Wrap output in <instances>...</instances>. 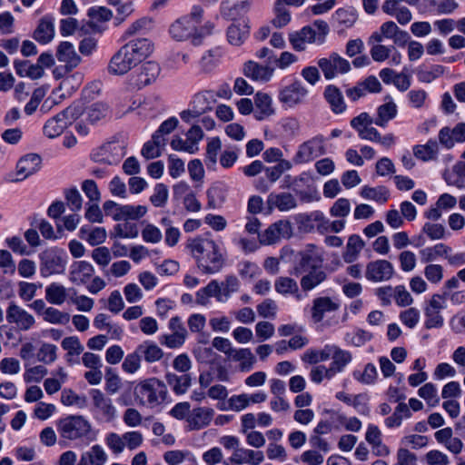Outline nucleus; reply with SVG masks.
Here are the masks:
<instances>
[{
  "label": "nucleus",
  "mask_w": 465,
  "mask_h": 465,
  "mask_svg": "<svg viewBox=\"0 0 465 465\" xmlns=\"http://www.w3.org/2000/svg\"><path fill=\"white\" fill-rule=\"evenodd\" d=\"M153 45L146 38L129 41L110 59L108 72L114 75H123L146 59L153 52Z\"/></svg>",
  "instance_id": "obj_1"
},
{
  "label": "nucleus",
  "mask_w": 465,
  "mask_h": 465,
  "mask_svg": "<svg viewBox=\"0 0 465 465\" xmlns=\"http://www.w3.org/2000/svg\"><path fill=\"white\" fill-rule=\"evenodd\" d=\"M187 248L203 273L214 274L224 266V253L220 245L212 239L203 237L191 239L187 242Z\"/></svg>",
  "instance_id": "obj_2"
},
{
  "label": "nucleus",
  "mask_w": 465,
  "mask_h": 465,
  "mask_svg": "<svg viewBox=\"0 0 465 465\" xmlns=\"http://www.w3.org/2000/svg\"><path fill=\"white\" fill-rule=\"evenodd\" d=\"M105 215H110L115 221H124L114 227L117 236L121 238H135L138 235V229L135 223L128 221L137 220L146 213L144 205H104Z\"/></svg>",
  "instance_id": "obj_3"
},
{
  "label": "nucleus",
  "mask_w": 465,
  "mask_h": 465,
  "mask_svg": "<svg viewBox=\"0 0 465 465\" xmlns=\"http://www.w3.org/2000/svg\"><path fill=\"white\" fill-rule=\"evenodd\" d=\"M134 396L139 404L154 408L161 405L166 399L167 388L163 381L157 378L141 381L134 388Z\"/></svg>",
  "instance_id": "obj_4"
},
{
  "label": "nucleus",
  "mask_w": 465,
  "mask_h": 465,
  "mask_svg": "<svg viewBox=\"0 0 465 465\" xmlns=\"http://www.w3.org/2000/svg\"><path fill=\"white\" fill-rule=\"evenodd\" d=\"M60 438L65 440H77L87 437L92 430L91 423L82 415H69L57 421Z\"/></svg>",
  "instance_id": "obj_5"
},
{
  "label": "nucleus",
  "mask_w": 465,
  "mask_h": 465,
  "mask_svg": "<svg viewBox=\"0 0 465 465\" xmlns=\"http://www.w3.org/2000/svg\"><path fill=\"white\" fill-rule=\"evenodd\" d=\"M126 154V143L124 141L113 140L93 150L90 154L91 160L94 163L114 165Z\"/></svg>",
  "instance_id": "obj_6"
},
{
  "label": "nucleus",
  "mask_w": 465,
  "mask_h": 465,
  "mask_svg": "<svg viewBox=\"0 0 465 465\" xmlns=\"http://www.w3.org/2000/svg\"><path fill=\"white\" fill-rule=\"evenodd\" d=\"M39 258L41 274L45 277L63 273L65 270L67 256L61 248H48L40 253Z\"/></svg>",
  "instance_id": "obj_7"
},
{
  "label": "nucleus",
  "mask_w": 465,
  "mask_h": 465,
  "mask_svg": "<svg viewBox=\"0 0 465 465\" xmlns=\"http://www.w3.org/2000/svg\"><path fill=\"white\" fill-rule=\"evenodd\" d=\"M81 114V110L78 106L74 109L68 107L65 110L60 112L55 116L52 117L44 125V134L48 138H55L59 136L68 124L72 123V120L75 119Z\"/></svg>",
  "instance_id": "obj_8"
},
{
  "label": "nucleus",
  "mask_w": 465,
  "mask_h": 465,
  "mask_svg": "<svg viewBox=\"0 0 465 465\" xmlns=\"http://www.w3.org/2000/svg\"><path fill=\"white\" fill-rule=\"evenodd\" d=\"M325 153L324 139L321 135L312 137V139L302 143L293 156L295 164L309 163L313 159Z\"/></svg>",
  "instance_id": "obj_9"
},
{
  "label": "nucleus",
  "mask_w": 465,
  "mask_h": 465,
  "mask_svg": "<svg viewBox=\"0 0 465 465\" xmlns=\"http://www.w3.org/2000/svg\"><path fill=\"white\" fill-rule=\"evenodd\" d=\"M326 80L335 78L339 74H346L351 70V64L337 53L328 57L320 58L317 62Z\"/></svg>",
  "instance_id": "obj_10"
},
{
  "label": "nucleus",
  "mask_w": 465,
  "mask_h": 465,
  "mask_svg": "<svg viewBox=\"0 0 465 465\" xmlns=\"http://www.w3.org/2000/svg\"><path fill=\"white\" fill-rule=\"evenodd\" d=\"M307 95L308 89L300 81H293L280 90L278 99L285 107L294 108L303 104Z\"/></svg>",
  "instance_id": "obj_11"
},
{
  "label": "nucleus",
  "mask_w": 465,
  "mask_h": 465,
  "mask_svg": "<svg viewBox=\"0 0 465 465\" xmlns=\"http://www.w3.org/2000/svg\"><path fill=\"white\" fill-rule=\"evenodd\" d=\"M6 321L15 325L18 330L26 331L35 324V317L25 309L15 302H10L6 309Z\"/></svg>",
  "instance_id": "obj_12"
},
{
  "label": "nucleus",
  "mask_w": 465,
  "mask_h": 465,
  "mask_svg": "<svg viewBox=\"0 0 465 465\" xmlns=\"http://www.w3.org/2000/svg\"><path fill=\"white\" fill-rule=\"evenodd\" d=\"M160 73L158 64L147 62L129 77V85L133 88L141 89L155 81Z\"/></svg>",
  "instance_id": "obj_13"
},
{
  "label": "nucleus",
  "mask_w": 465,
  "mask_h": 465,
  "mask_svg": "<svg viewBox=\"0 0 465 465\" xmlns=\"http://www.w3.org/2000/svg\"><path fill=\"white\" fill-rule=\"evenodd\" d=\"M193 25L189 18L182 16L170 25L169 34L176 41H184L192 37L193 44L199 45L200 39L196 35L197 28Z\"/></svg>",
  "instance_id": "obj_14"
},
{
  "label": "nucleus",
  "mask_w": 465,
  "mask_h": 465,
  "mask_svg": "<svg viewBox=\"0 0 465 465\" xmlns=\"http://www.w3.org/2000/svg\"><path fill=\"white\" fill-rule=\"evenodd\" d=\"M90 394L93 405L102 420L106 422L114 420L116 417V409L113 404V401L100 390H92Z\"/></svg>",
  "instance_id": "obj_15"
},
{
  "label": "nucleus",
  "mask_w": 465,
  "mask_h": 465,
  "mask_svg": "<svg viewBox=\"0 0 465 465\" xmlns=\"http://www.w3.org/2000/svg\"><path fill=\"white\" fill-rule=\"evenodd\" d=\"M393 273V266L389 261L376 260L367 264L365 277L371 282H383L390 280Z\"/></svg>",
  "instance_id": "obj_16"
},
{
  "label": "nucleus",
  "mask_w": 465,
  "mask_h": 465,
  "mask_svg": "<svg viewBox=\"0 0 465 465\" xmlns=\"http://www.w3.org/2000/svg\"><path fill=\"white\" fill-rule=\"evenodd\" d=\"M439 142L447 149H451L456 143L465 142V124L459 123L453 128L445 126L439 132Z\"/></svg>",
  "instance_id": "obj_17"
},
{
  "label": "nucleus",
  "mask_w": 465,
  "mask_h": 465,
  "mask_svg": "<svg viewBox=\"0 0 465 465\" xmlns=\"http://www.w3.org/2000/svg\"><path fill=\"white\" fill-rule=\"evenodd\" d=\"M214 411L208 407L194 408L187 416L188 427L191 430H199L207 427L213 420Z\"/></svg>",
  "instance_id": "obj_18"
},
{
  "label": "nucleus",
  "mask_w": 465,
  "mask_h": 465,
  "mask_svg": "<svg viewBox=\"0 0 465 465\" xmlns=\"http://www.w3.org/2000/svg\"><path fill=\"white\" fill-rule=\"evenodd\" d=\"M264 460L263 452L250 449L238 448L228 459L229 463L233 465H260Z\"/></svg>",
  "instance_id": "obj_19"
},
{
  "label": "nucleus",
  "mask_w": 465,
  "mask_h": 465,
  "mask_svg": "<svg viewBox=\"0 0 465 465\" xmlns=\"http://www.w3.org/2000/svg\"><path fill=\"white\" fill-rule=\"evenodd\" d=\"M398 114V106L392 97H384V103L377 107L374 124L380 127H386L388 123L393 120Z\"/></svg>",
  "instance_id": "obj_20"
},
{
  "label": "nucleus",
  "mask_w": 465,
  "mask_h": 465,
  "mask_svg": "<svg viewBox=\"0 0 465 465\" xmlns=\"http://www.w3.org/2000/svg\"><path fill=\"white\" fill-rule=\"evenodd\" d=\"M41 157L36 153L23 156L16 164L17 181H22L36 173L41 167Z\"/></svg>",
  "instance_id": "obj_21"
},
{
  "label": "nucleus",
  "mask_w": 465,
  "mask_h": 465,
  "mask_svg": "<svg viewBox=\"0 0 465 465\" xmlns=\"http://www.w3.org/2000/svg\"><path fill=\"white\" fill-rule=\"evenodd\" d=\"M365 440L371 445V451L375 456L386 457L390 454V449L382 442L381 431L376 425H368Z\"/></svg>",
  "instance_id": "obj_22"
},
{
  "label": "nucleus",
  "mask_w": 465,
  "mask_h": 465,
  "mask_svg": "<svg viewBox=\"0 0 465 465\" xmlns=\"http://www.w3.org/2000/svg\"><path fill=\"white\" fill-rule=\"evenodd\" d=\"M339 307V303L330 297L324 296L314 299L311 309L312 322L314 323L321 322L326 313L335 312Z\"/></svg>",
  "instance_id": "obj_23"
},
{
  "label": "nucleus",
  "mask_w": 465,
  "mask_h": 465,
  "mask_svg": "<svg viewBox=\"0 0 465 465\" xmlns=\"http://www.w3.org/2000/svg\"><path fill=\"white\" fill-rule=\"evenodd\" d=\"M94 268L91 263L85 261L74 262L69 272V280L73 284H85L93 276Z\"/></svg>",
  "instance_id": "obj_24"
},
{
  "label": "nucleus",
  "mask_w": 465,
  "mask_h": 465,
  "mask_svg": "<svg viewBox=\"0 0 465 465\" xmlns=\"http://www.w3.org/2000/svg\"><path fill=\"white\" fill-rule=\"evenodd\" d=\"M289 42L292 48L297 51H304L308 44L316 41V32L311 26H304L299 31L291 32L288 35Z\"/></svg>",
  "instance_id": "obj_25"
},
{
  "label": "nucleus",
  "mask_w": 465,
  "mask_h": 465,
  "mask_svg": "<svg viewBox=\"0 0 465 465\" xmlns=\"http://www.w3.org/2000/svg\"><path fill=\"white\" fill-rule=\"evenodd\" d=\"M243 73L246 77L253 81L266 83L272 79L274 68L253 61H248L244 64Z\"/></svg>",
  "instance_id": "obj_26"
},
{
  "label": "nucleus",
  "mask_w": 465,
  "mask_h": 465,
  "mask_svg": "<svg viewBox=\"0 0 465 465\" xmlns=\"http://www.w3.org/2000/svg\"><path fill=\"white\" fill-rule=\"evenodd\" d=\"M56 58L65 64L67 71L75 68L81 62L80 55L76 53L74 45L69 42H62L56 49Z\"/></svg>",
  "instance_id": "obj_27"
},
{
  "label": "nucleus",
  "mask_w": 465,
  "mask_h": 465,
  "mask_svg": "<svg viewBox=\"0 0 465 465\" xmlns=\"http://www.w3.org/2000/svg\"><path fill=\"white\" fill-rule=\"evenodd\" d=\"M274 114L272 97L268 94L258 92L254 96V117L262 121Z\"/></svg>",
  "instance_id": "obj_28"
},
{
  "label": "nucleus",
  "mask_w": 465,
  "mask_h": 465,
  "mask_svg": "<svg viewBox=\"0 0 465 465\" xmlns=\"http://www.w3.org/2000/svg\"><path fill=\"white\" fill-rule=\"evenodd\" d=\"M332 19L337 28L340 31H344L354 25L358 19V14L353 7H342L335 11Z\"/></svg>",
  "instance_id": "obj_29"
},
{
  "label": "nucleus",
  "mask_w": 465,
  "mask_h": 465,
  "mask_svg": "<svg viewBox=\"0 0 465 465\" xmlns=\"http://www.w3.org/2000/svg\"><path fill=\"white\" fill-rule=\"evenodd\" d=\"M365 246L364 241L357 234H352L348 238L341 257L346 263L354 262L360 256V253Z\"/></svg>",
  "instance_id": "obj_30"
},
{
  "label": "nucleus",
  "mask_w": 465,
  "mask_h": 465,
  "mask_svg": "<svg viewBox=\"0 0 465 465\" xmlns=\"http://www.w3.org/2000/svg\"><path fill=\"white\" fill-rule=\"evenodd\" d=\"M323 95L334 114H341L346 110L342 93L337 86L333 84L327 85Z\"/></svg>",
  "instance_id": "obj_31"
},
{
  "label": "nucleus",
  "mask_w": 465,
  "mask_h": 465,
  "mask_svg": "<svg viewBox=\"0 0 465 465\" xmlns=\"http://www.w3.org/2000/svg\"><path fill=\"white\" fill-rule=\"evenodd\" d=\"M107 460L108 455L104 448L95 444L81 455L77 465H104Z\"/></svg>",
  "instance_id": "obj_32"
},
{
  "label": "nucleus",
  "mask_w": 465,
  "mask_h": 465,
  "mask_svg": "<svg viewBox=\"0 0 465 465\" xmlns=\"http://www.w3.org/2000/svg\"><path fill=\"white\" fill-rule=\"evenodd\" d=\"M229 359L239 362V370L242 372L251 371L256 362V358L249 348H235Z\"/></svg>",
  "instance_id": "obj_33"
},
{
  "label": "nucleus",
  "mask_w": 465,
  "mask_h": 465,
  "mask_svg": "<svg viewBox=\"0 0 465 465\" xmlns=\"http://www.w3.org/2000/svg\"><path fill=\"white\" fill-rule=\"evenodd\" d=\"M71 289H66L59 282H52L45 288V300L53 305H62L70 297L68 292Z\"/></svg>",
  "instance_id": "obj_34"
},
{
  "label": "nucleus",
  "mask_w": 465,
  "mask_h": 465,
  "mask_svg": "<svg viewBox=\"0 0 465 465\" xmlns=\"http://www.w3.org/2000/svg\"><path fill=\"white\" fill-rule=\"evenodd\" d=\"M249 26L245 22L232 24L227 29L228 42L234 46H240L249 36Z\"/></svg>",
  "instance_id": "obj_35"
},
{
  "label": "nucleus",
  "mask_w": 465,
  "mask_h": 465,
  "mask_svg": "<svg viewBox=\"0 0 465 465\" xmlns=\"http://www.w3.org/2000/svg\"><path fill=\"white\" fill-rule=\"evenodd\" d=\"M412 150L414 156L419 160L423 162L433 161L437 159L439 153V143L430 139L425 144L413 146Z\"/></svg>",
  "instance_id": "obj_36"
},
{
  "label": "nucleus",
  "mask_w": 465,
  "mask_h": 465,
  "mask_svg": "<svg viewBox=\"0 0 465 465\" xmlns=\"http://www.w3.org/2000/svg\"><path fill=\"white\" fill-rule=\"evenodd\" d=\"M443 179L450 185L465 187V162H458L443 173Z\"/></svg>",
  "instance_id": "obj_37"
},
{
  "label": "nucleus",
  "mask_w": 465,
  "mask_h": 465,
  "mask_svg": "<svg viewBox=\"0 0 465 465\" xmlns=\"http://www.w3.org/2000/svg\"><path fill=\"white\" fill-rule=\"evenodd\" d=\"M323 252L313 244H309L306 250L301 252V260L299 266L294 268V274L299 275L303 272V267L308 265L311 262H322Z\"/></svg>",
  "instance_id": "obj_38"
},
{
  "label": "nucleus",
  "mask_w": 465,
  "mask_h": 465,
  "mask_svg": "<svg viewBox=\"0 0 465 465\" xmlns=\"http://www.w3.org/2000/svg\"><path fill=\"white\" fill-rule=\"evenodd\" d=\"M138 353L146 362L153 363L160 361L163 357V350L154 342L146 341L136 348Z\"/></svg>",
  "instance_id": "obj_39"
},
{
  "label": "nucleus",
  "mask_w": 465,
  "mask_h": 465,
  "mask_svg": "<svg viewBox=\"0 0 465 465\" xmlns=\"http://www.w3.org/2000/svg\"><path fill=\"white\" fill-rule=\"evenodd\" d=\"M451 248L444 243H438L432 247H426L420 251V261L423 263H430L438 257H448Z\"/></svg>",
  "instance_id": "obj_40"
},
{
  "label": "nucleus",
  "mask_w": 465,
  "mask_h": 465,
  "mask_svg": "<svg viewBox=\"0 0 465 465\" xmlns=\"http://www.w3.org/2000/svg\"><path fill=\"white\" fill-rule=\"evenodd\" d=\"M164 145L165 139L161 135L153 134L152 140L143 144L141 153L146 160L157 158L161 155Z\"/></svg>",
  "instance_id": "obj_41"
},
{
  "label": "nucleus",
  "mask_w": 465,
  "mask_h": 465,
  "mask_svg": "<svg viewBox=\"0 0 465 465\" xmlns=\"http://www.w3.org/2000/svg\"><path fill=\"white\" fill-rule=\"evenodd\" d=\"M54 35L53 21L48 17H44L34 32V38L40 44H47L54 38Z\"/></svg>",
  "instance_id": "obj_42"
},
{
  "label": "nucleus",
  "mask_w": 465,
  "mask_h": 465,
  "mask_svg": "<svg viewBox=\"0 0 465 465\" xmlns=\"http://www.w3.org/2000/svg\"><path fill=\"white\" fill-rule=\"evenodd\" d=\"M287 228V224L279 222L269 226L262 233L259 235L262 244L270 245L277 242L283 234V230Z\"/></svg>",
  "instance_id": "obj_43"
},
{
  "label": "nucleus",
  "mask_w": 465,
  "mask_h": 465,
  "mask_svg": "<svg viewBox=\"0 0 465 465\" xmlns=\"http://www.w3.org/2000/svg\"><path fill=\"white\" fill-rule=\"evenodd\" d=\"M165 380L168 385L176 394H183L191 385V377L188 374L176 375L173 372H167Z\"/></svg>",
  "instance_id": "obj_44"
},
{
  "label": "nucleus",
  "mask_w": 465,
  "mask_h": 465,
  "mask_svg": "<svg viewBox=\"0 0 465 465\" xmlns=\"http://www.w3.org/2000/svg\"><path fill=\"white\" fill-rule=\"evenodd\" d=\"M331 365L340 372L352 361V354L349 351L342 350L338 346L331 345Z\"/></svg>",
  "instance_id": "obj_45"
},
{
  "label": "nucleus",
  "mask_w": 465,
  "mask_h": 465,
  "mask_svg": "<svg viewBox=\"0 0 465 465\" xmlns=\"http://www.w3.org/2000/svg\"><path fill=\"white\" fill-rule=\"evenodd\" d=\"M361 195L368 201L377 203H385L390 198V192L385 186L370 187L364 186L361 189Z\"/></svg>",
  "instance_id": "obj_46"
},
{
  "label": "nucleus",
  "mask_w": 465,
  "mask_h": 465,
  "mask_svg": "<svg viewBox=\"0 0 465 465\" xmlns=\"http://www.w3.org/2000/svg\"><path fill=\"white\" fill-rule=\"evenodd\" d=\"M274 17L272 24L276 28H282L291 22V13L289 9L282 5V2L275 1L273 6Z\"/></svg>",
  "instance_id": "obj_47"
},
{
  "label": "nucleus",
  "mask_w": 465,
  "mask_h": 465,
  "mask_svg": "<svg viewBox=\"0 0 465 465\" xmlns=\"http://www.w3.org/2000/svg\"><path fill=\"white\" fill-rule=\"evenodd\" d=\"M326 279V273L321 269H314L301 279V286L303 291H311Z\"/></svg>",
  "instance_id": "obj_48"
},
{
  "label": "nucleus",
  "mask_w": 465,
  "mask_h": 465,
  "mask_svg": "<svg viewBox=\"0 0 465 465\" xmlns=\"http://www.w3.org/2000/svg\"><path fill=\"white\" fill-rule=\"evenodd\" d=\"M352 376L362 384L371 385L376 382L378 378L377 368L373 363H367L362 371H354Z\"/></svg>",
  "instance_id": "obj_49"
},
{
  "label": "nucleus",
  "mask_w": 465,
  "mask_h": 465,
  "mask_svg": "<svg viewBox=\"0 0 465 465\" xmlns=\"http://www.w3.org/2000/svg\"><path fill=\"white\" fill-rule=\"evenodd\" d=\"M213 94L209 92L199 93L193 96L191 106L193 107V113L201 115L212 109Z\"/></svg>",
  "instance_id": "obj_50"
},
{
  "label": "nucleus",
  "mask_w": 465,
  "mask_h": 465,
  "mask_svg": "<svg viewBox=\"0 0 465 465\" xmlns=\"http://www.w3.org/2000/svg\"><path fill=\"white\" fill-rule=\"evenodd\" d=\"M275 291L281 294H295L298 300L301 299L297 282L289 277H279L274 283Z\"/></svg>",
  "instance_id": "obj_51"
},
{
  "label": "nucleus",
  "mask_w": 465,
  "mask_h": 465,
  "mask_svg": "<svg viewBox=\"0 0 465 465\" xmlns=\"http://www.w3.org/2000/svg\"><path fill=\"white\" fill-rule=\"evenodd\" d=\"M43 320L48 323L55 325H66L70 322V314L60 311L54 307H48L45 311Z\"/></svg>",
  "instance_id": "obj_52"
},
{
  "label": "nucleus",
  "mask_w": 465,
  "mask_h": 465,
  "mask_svg": "<svg viewBox=\"0 0 465 465\" xmlns=\"http://www.w3.org/2000/svg\"><path fill=\"white\" fill-rule=\"evenodd\" d=\"M331 345H326L322 350H308L302 356V361L310 364H317L327 361L331 356Z\"/></svg>",
  "instance_id": "obj_53"
},
{
  "label": "nucleus",
  "mask_w": 465,
  "mask_h": 465,
  "mask_svg": "<svg viewBox=\"0 0 465 465\" xmlns=\"http://www.w3.org/2000/svg\"><path fill=\"white\" fill-rule=\"evenodd\" d=\"M444 74V67L440 64H434L430 68L420 67L417 70V78L421 83H431Z\"/></svg>",
  "instance_id": "obj_54"
},
{
  "label": "nucleus",
  "mask_w": 465,
  "mask_h": 465,
  "mask_svg": "<svg viewBox=\"0 0 465 465\" xmlns=\"http://www.w3.org/2000/svg\"><path fill=\"white\" fill-rule=\"evenodd\" d=\"M418 395L430 407H435L440 403L438 390L431 382L425 383L421 386L418 391Z\"/></svg>",
  "instance_id": "obj_55"
},
{
  "label": "nucleus",
  "mask_w": 465,
  "mask_h": 465,
  "mask_svg": "<svg viewBox=\"0 0 465 465\" xmlns=\"http://www.w3.org/2000/svg\"><path fill=\"white\" fill-rule=\"evenodd\" d=\"M239 280L234 275H228L224 281L219 283L222 302L227 301L230 296L239 289Z\"/></svg>",
  "instance_id": "obj_56"
},
{
  "label": "nucleus",
  "mask_w": 465,
  "mask_h": 465,
  "mask_svg": "<svg viewBox=\"0 0 465 465\" xmlns=\"http://www.w3.org/2000/svg\"><path fill=\"white\" fill-rule=\"evenodd\" d=\"M61 402L65 406L84 408L86 404V398L78 395L71 389H64L61 393Z\"/></svg>",
  "instance_id": "obj_57"
},
{
  "label": "nucleus",
  "mask_w": 465,
  "mask_h": 465,
  "mask_svg": "<svg viewBox=\"0 0 465 465\" xmlns=\"http://www.w3.org/2000/svg\"><path fill=\"white\" fill-rule=\"evenodd\" d=\"M221 52L219 49L208 51L201 59L200 65L202 71L204 73L212 72L218 64L221 58Z\"/></svg>",
  "instance_id": "obj_58"
},
{
  "label": "nucleus",
  "mask_w": 465,
  "mask_h": 465,
  "mask_svg": "<svg viewBox=\"0 0 465 465\" xmlns=\"http://www.w3.org/2000/svg\"><path fill=\"white\" fill-rule=\"evenodd\" d=\"M62 348L71 356L79 357L84 351V345L81 343L77 336H69L63 339L61 342Z\"/></svg>",
  "instance_id": "obj_59"
},
{
  "label": "nucleus",
  "mask_w": 465,
  "mask_h": 465,
  "mask_svg": "<svg viewBox=\"0 0 465 465\" xmlns=\"http://www.w3.org/2000/svg\"><path fill=\"white\" fill-rule=\"evenodd\" d=\"M399 319L403 325L413 329L420 322V312L417 308L410 307L400 312Z\"/></svg>",
  "instance_id": "obj_60"
},
{
  "label": "nucleus",
  "mask_w": 465,
  "mask_h": 465,
  "mask_svg": "<svg viewBox=\"0 0 465 465\" xmlns=\"http://www.w3.org/2000/svg\"><path fill=\"white\" fill-rule=\"evenodd\" d=\"M57 347L51 343H43L37 351V360L45 364L53 363L57 358Z\"/></svg>",
  "instance_id": "obj_61"
},
{
  "label": "nucleus",
  "mask_w": 465,
  "mask_h": 465,
  "mask_svg": "<svg viewBox=\"0 0 465 465\" xmlns=\"http://www.w3.org/2000/svg\"><path fill=\"white\" fill-rule=\"evenodd\" d=\"M73 295H70L69 301L79 312H90L94 304V301L86 295H76L75 290L71 289Z\"/></svg>",
  "instance_id": "obj_62"
},
{
  "label": "nucleus",
  "mask_w": 465,
  "mask_h": 465,
  "mask_svg": "<svg viewBox=\"0 0 465 465\" xmlns=\"http://www.w3.org/2000/svg\"><path fill=\"white\" fill-rule=\"evenodd\" d=\"M227 187L222 183L213 185L208 190V203H220L228 200Z\"/></svg>",
  "instance_id": "obj_63"
},
{
  "label": "nucleus",
  "mask_w": 465,
  "mask_h": 465,
  "mask_svg": "<svg viewBox=\"0 0 465 465\" xmlns=\"http://www.w3.org/2000/svg\"><path fill=\"white\" fill-rule=\"evenodd\" d=\"M222 148V143L219 137L211 138L206 146V164L214 165L217 163V156Z\"/></svg>",
  "instance_id": "obj_64"
}]
</instances>
